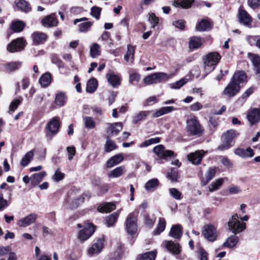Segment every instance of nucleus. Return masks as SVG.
Returning <instances> with one entry per match:
<instances>
[{"mask_svg":"<svg viewBox=\"0 0 260 260\" xmlns=\"http://www.w3.org/2000/svg\"><path fill=\"white\" fill-rule=\"evenodd\" d=\"M51 77L49 73H46L40 78L39 82L42 86L47 87L51 83Z\"/></svg>","mask_w":260,"mask_h":260,"instance_id":"4c0bfd02","label":"nucleus"},{"mask_svg":"<svg viewBox=\"0 0 260 260\" xmlns=\"http://www.w3.org/2000/svg\"><path fill=\"white\" fill-rule=\"evenodd\" d=\"M239 19L241 23L245 26H249L251 23V17L244 10L240 8L239 10Z\"/></svg>","mask_w":260,"mask_h":260,"instance_id":"2eb2a0df","label":"nucleus"},{"mask_svg":"<svg viewBox=\"0 0 260 260\" xmlns=\"http://www.w3.org/2000/svg\"><path fill=\"white\" fill-rule=\"evenodd\" d=\"M135 48L134 46L128 45L127 46V51L124 56V60L127 62H133L134 60Z\"/></svg>","mask_w":260,"mask_h":260,"instance_id":"f704fd0d","label":"nucleus"},{"mask_svg":"<svg viewBox=\"0 0 260 260\" xmlns=\"http://www.w3.org/2000/svg\"><path fill=\"white\" fill-rule=\"evenodd\" d=\"M102 9L97 6H93L91 8L90 15L98 20L100 18Z\"/></svg>","mask_w":260,"mask_h":260,"instance_id":"bf43d9fd","label":"nucleus"},{"mask_svg":"<svg viewBox=\"0 0 260 260\" xmlns=\"http://www.w3.org/2000/svg\"><path fill=\"white\" fill-rule=\"evenodd\" d=\"M209 28V22L204 19L202 20L196 26V29L199 31H205Z\"/></svg>","mask_w":260,"mask_h":260,"instance_id":"864d4df0","label":"nucleus"},{"mask_svg":"<svg viewBox=\"0 0 260 260\" xmlns=\"http://www.w3.org/2000/svg\"><path fill=\"white\" fill-rule=\"evenodd\" d=\"M37 217L38 215L36 214L31 213L26 217L20 219L17 224L20 227H26L35 222Z\"/></svg>","mask_w":260,"mask_h":260,"instance_id":"f8f14e48","label":"nucleus"},{"mask_svg":"<svg viewBox=\"0 0 260 260\" xmlns=\"http://www.w3.org/2000/svg\"><path fill=\"white\" fill-rule=\"evenodd\" d=\"M116 148L115 143L112 141L109 136L106 137V142L105 145V150L109 152Z\"/></svg>","mask_w":260,"mask_h":260,"instance_id":"c03bdc74","label":"nucleus"},{"mask_svg":"<svg viewBox=\"0 0 260 260\" xmlns=\"http://www.w3.org/2000/svg\"><path fill=\"white\" fill-rule=\"evenodd\" d=\"M240 86L235 84L233 81H231L224 88L223 91V94L228 98H231L235 96L240 90Z\"/></svg>","mask_w":260,"mask_h":260,"instance_id":"9d476101","label":"nucleus"},{"mask_svg":"<svg viewBox=\"0 0 260 260\" xmlns=\"http://www.w3.org/2000/svg\"><path fill=\"white\" fill-rule=\"evenodd\" d=\"M107 77L108 82L113 87H116L120 84V79L118 75L113 74H108Z\"/></svg>","mask_w":260,"mask_h":260,"instance_id":"c9c22d12","label":"nucleus"},{"mask_svg":"<svg viewBox=\"0 0 260 260\" xmlns=\"http://www.w3.org/2000/svg\"><path fill=\"white\" fill-rule=\"evenodd\" d=\"M104 242L103 238L99 239L88 249V254L92 255L100 253L104 247Z\"/></svg>","mask_w":260,"mask_h":260,"instance_id":"f3484780","label":"nucleus"},{"mask_svg":"<svg viewBox=\"0 0 260 260\" xmlns=\"http://www.w3.org/2000/svg\"><path fill=\"white\" fill-rule=\"evenodd\" d=\"M159 184V181L156 178H153L148 181L145 184V188L148 191H153Z\"/></svg>","mask_w":260,"mask_h":260,"instance_id":"c85d7f7f","label":"nucleus"},{"mask_svg":"<svg viewBox=\"0 0 260 260\" xmlns=\"http://www.w3.org/2000/svg\"><path fill=\"white\" fill-rule=\"evenodd\" d=\"M154 153L161 159H166L167 157L173 154V152L171 150H166L162 145H158L154 147Z\"/></svg>","mask_w":260,"mask_h":260,"instance_id":"9b49d317","label":"nucleus"},{"mask_svg":"<svg viewBox=\"0 0 260 260\" xmlns=\"http://www.w3.org/2000/svg\"><path fill=\"white\" fill-rule=\"evenodd\" d=\"M246 78L245 74L243 71H239L235 73L231 81L240 85V83L245 81Z\"/></svg>","mask_w":260,"mask_h":260,"instance_id":"a878e982","label":"nucleus"},{"mask_svg":"<svg viewBox=\"0 0 260 260\" xmlns=\"http://www.w3.org/2000/svg\"><path fill=\"white\" fill-rule=\"evenodd\" d=\"M238 241V238L237 236L233 235L229 237L226 241L223 244V247L229 248H232L235 247L237 244Z\"/></svg>","mask_w":260,"mask_h":260,"instance_id":"58836bf2","label":"nucleus"},{"mask_svg":"<svg viewBox=\"0 0 260 260\" xmlns=\"http://www.w3.org/2000/svg\"><path fill=\"white\" fill-rule=\"evenodd\" d=\"M47 38L46 34L40 31H35L31 36L33 44L36 45L44 43Z\"/></svg>","mask_w":260,"mask_h":260,"instance_id":"ddd939ff","label":"nucleus"},{"mask_svg":"<svg viewBox=\"0 0 260 260\" xmlns=\"http://www.w3.org/2000/svg\"><path fill=\"white\" fill-rule=\"evenodd\" d=\"M125 172V168L123 166L116 168L112 170L108 174L109 178H118L121 176Z\"/></svg>","mask_w":260,"mask_h":260,"instance_id":"bb28decb","label":"nucleus"},{"mask_svg":"<svg viewBox=\"0 0 260 260\" xmlns=\"http://www.w3.org/2000/svg\"><path fill=\"white\" fill-rule=\"evenodd\" d=\"M115 209V205L112 203H105L99 206L98 210L102 213L111 212Z\"/></svg>","mask_w":260,"mask_h":260,"instance_id":"c756f323","label":"nucleus"},{"mask_svg":"<svg viewBox=\"0 0 260 260\" xmlns=\"http://www.w3.org/2000/svg\"><path fill=\"white\" fill-rule=\"evenodd\" d=\"M16 6L19 10L25 12H28L30 10L28 3L24 0H20L16 3Z\"/></svg>","mask_w":260,"mask_h":260,"instance_id":"49530a36","label":"nucleus"},{"mask_svg":"<svg viewBox=\"0 0 260 260\" xmlns=\"http://www.w3.org/2000/svg\"><path fill=\"white\" fill-rule=\"evenodd\" d=\"M193 2L194 0H174L172 5L175 7H180L183 9H188Z\"/></svg>","mask_w":260,"mask_h":260,"instance_id":"5701e85b","label":"nucleus"},{"mask_svg":"<svg viewBox=\"0 0 260 260\" xmlns=\"http://www.w3.org/2000/svg\"><path fill=\"white\" fill-rule=\"evenodd\" d=\"M83 122L84 127L87 129H93L96 126L95 120L94 118L91 116H83Z\"/></svg>","mask_w":260,"mask_h":260,"instance_id":"393cba45","label":"nucleus"},{"mask_svg":"<svg viewBox=\"0 0 260 260\" xmlns=\"http://www.w3.org/2000/svg\"><path fill=\"white\" fill-rule=\"evenodd\" d=\"M144 82L146 85H150L157 83L155 73L147 76L144 79Z\"/></svg>","mask_w":260,"mask_h":260,"instance_id":"6e6d98bb","label":"nucleus"},{"mask_svg":"<svg viewBox=\"0 0 260 260\" xmlns=\"http://www.w3.org/2000/svg\"><path fill=\"white\" fill-rule=\"evenodd\" d=\"M189 45L190 48H199L202 45L201 38L197 37H192L189 41Z\"/></svg>","mask_w":260,"mask_h":260,"instance_id":"3c124183","label":"nucleus"},{"mask_svg":"<svg viewBox=\"0 0 260 260\" xmlns=\"http://www.w3.org/2000/svg\"><path fill=\"white\" fill-rule=\"evenodd\" d=\"M59 127V119L53 117L47 124L46 137L48 140H51L53 137L58 132Z\"/></svg>","mask_w":260,"mask_h":260,"instance_id":"39448f33","label":"nucleus"},{"mask_svg":"<svg viewBox=\"0 0 260 260\" xmlns=\"http://www.w3.org/2000/svg\"><path fill=\"white\" fill-rule=\"evenodd\" d=\"M202 234L207 240L213 242L215 241L217 238L218 232L215 226L208 224L203 227Z\"/></svg>","mask_w":260,"mask_h":260,"instance_id":"20e7f679","label":"nucleus"},{"mask_svg":"<svg viewBox=\"0 0 260 260\" xmlns=\"http://www.w3.org/2000/svg\"><path fill=\"white\" fill-rule=\"evenodd\" d=\"M166 248L168 250L173 254H179L181 251V247L177 243L172 241H165Z\"/></svg>","mask_w":260,"mask_h":260,"instance_id":"dca6fc26","label":"nucleus"},{"mask_svg":"<svg viewBox=\"0 0 260 260\" xmlns=\"http://www.w3.org/2000/svg\"><path fill=\"white\" fill-rule=\"evenodd\" d=\"M123 156L122 154H116L110 158L106 162V167L111 168L114 166L120 164L123 160Z\"/></svg>","mask_w":260,"mask_h":260,"instance_id":"aec40b11","label":"nucleus"},{"mask_svg":"<svg viewBox=\"0 0 260 260\" xmlns=\"http://www.w3.org/2000/svg\"><path fill=\"white\" fill-rule=\"evenodd\" d=\"M235 154L241 157H252L253 156L254 153L253 150L248 147L246 149L238 148L235 150Z\"/></svg>","mask_w":260,"mask_h":260,"instance_id":"a211bd4d","label":"nucleus"},{"mask_svg":"<svg viewBox=\"0 0 260 260\" xmlns=\"http://www.w3.org/2000/svg\"><path fill=\"white\" fill-rule=\"evenodd\" d=\"M223 179L222 178L218 179L212 182V183L209 186V191L213 192L219 189L220 187L223 184Z\"/></svg>","mask_w":260,"mask_h":260,"instance_id":"de8ad7c7","label":"nucleus"},{"mask_svg":"<svg viewBox=\"0 0 260 260\" xmlns=\"http://www.w3.org/2000/svg\"><path fill=\"white\" fill-rule=\"evenodd\" d=\"M119 216V214L117 212H114L110 215L106 217L105 219V222L108 227L113 225L116 222Z\"/></svg>","mask_w":260,"mask_h":260,"instance_id":"ea45409f","label":"nucleus"},{"mask_svg":"<svg viewBox=\"0 0 260 260\" xmlns=\"http://www.w3.org/2000/svg\"><path fill=\"white\" fill-rule=\"evenodd\" d=\"M144 218L146 224L149 226H152L155 221V217L153 215L150 216L147 214L145 215Z\"/></svg>","mask_w":260,"mask_h":260,"instance_id":"774afa93","label":"nucleus"},{"mask_svg":"<svg viewBox=\"0 0 260 260\" xmlns=\"http://www.w3.org/2000/svg\"><path fill=\"white\" fill-rule=\"evenodd\" d=\"M148 20L150 23L152 24L151 28H154L158 23V18L155 15L154 13L149 14Z\"/></svg>","mask_w":260,"mask_h":260,"instance_id":"338daca9","label":"nucleus"},{"mask_svg":"<svg viewBox=\"0 0 260 260\" xmlns=\"http://www.w3.org/2000/svg\"><path fill=\"white\" fill-rule=\"evenodd\" d=\"M67 97L66 93L63 92H60L56 94L55 98V104L60 107L64 106L66 102Z\"/></svg>","mask_w":260,"mask_h":260,"instance_id":"2f4dec72","label":"nucleus"},{"mask_svg":"<svg viewBox=\"0 0 260 260\" xmlns=\"http://www.w3.org/2000/svg\"><path fill=\"white\" fill-rule=\"evenodd\" d=\"M156 254V250L146 252L139 256V260H155Z\"/></svg>","mask_w":260,"mask_h":260,"instance_id":"79ce46f5","label":"nucleus"},{"mask_svg":"<svg viewBox=\"0 0 260 260\" xmlns=\"http://www.w3.org/2000/svg\"><path fill=\"white\" fill-rule=\"evenodd\" d=\"M204 152L203 150L196 151L194 152H192L188 154V160L192 164L194 165H199L201 163L203 153Z\"/></svg>","mask_w":260,"mask_h":260,"instance_id":"4468645a","label":"nucleus"},{"mask_svg":"<svg viewBox=\"0 0 260 260\" xmlns=\"http://www.w3.org/2000/svg\"><path fill=\"white\" fill-rule=\"evenodd\" d=\"M160 142V138L156 137L154 138H151L144 142L142 145L141 147H147L153 144L158 143Z\"/></svg>","mask_w":260,"mask_h":260,"instance_id":"0e129e2a","label":"nucleus"},{"mask_svg":"<svg viewBox=\"0 0 260 260\" xmlns=\"http://www.w3.org/2000/svg\"><path fill=\"white\" fill-rule=\"evenodd\" d=\"M21 66V62H12L6 64V71L7 72H13L18 70Z\"/></svg>","mask_w":260,"mask_h":260,"instance_id":"8fccbe9b","label":"nucleus"},{"mask_svg":"<svg viewBox=\"0 0 260 260\" xmlns=\"http://www.w3.org/2000/svg\"><path fill=\"white\" fill-rule=\"evenodd\" d=\"M249 56L252 62L255 73L259 74L260 72V56L254 54H249Z\"/></svg>","mask_w":260,"mask_h":260,"instance_id":"7c9ffc66","label":"nucleus"},{"mask_svg":"<svg viewBox=\"0 0 260 260\" xmlns=\"http://www.w3.org/2000/svg\"><path fill=\"white\" fill-rule=\"evenodd\" d=\"M98 87V81L94 78L89 79L86 84V91L88 93H93Z\"/></svg>","mask_w":260,"mask_h":260,"instance_id":"e433bc0d","label":"nucleus"},{"mask_svg":"<svg viewBox=\"0 0 260 260\" xmlns=\"http://www.w3.org/2000/svg\"><path fill=\"white\" fill-rule=\"evenodd\" d=\"M92 25V22L87 21L82 23L79 25V31L85 32L88 30L89 28Z\"/></svg>","mask_w":260,"mask_h":260,"instance_id":"680f3d73","label":"nucleus"},{"mask_svg":"<svg viewBox=\"0 0 260 260\" xmlns=\"http://www.w3.org/2000/svg\"><path fill=\"white\" fill-rule=\"evenodd\" d=\"M150 113L149 111H142L137 114L134 117V121L137 123L138 121L144 119Z\"/></svg>","mask_w":260,"mask_h":260,"instance_id":"603ef678","label":"nucleus"},{"mask_svg":"<svg viewBox=\"0 0 260 260\" xmlns=\"http://www.w3.org/2000/svg\"><path fill=\"white\" fill-rule=\"evenodd\" d=\"M166 221L163 218H159L158 223L157 226L154 231V235H158L162 232L166 228Z\"/></svg>","mask_w":260,"mask_h":260,"instance_id":"a18cd8bd","label":"nucleus"},{"mask_svg":"<svg viewBox=\"0 0 260 260\" xmlns=\"http://www.w3.org/2000/svg\"><path fill=\"white\" fill-rule=\"evenodd\" d=\"M168 178L172 182L176 181L178 177V172L176 169H173L171 170L170 173H168L167 175Z\"/></svg>","mask_w":260,"mask_h":260,"instance_id":"69168bd1","label":"nucleus"},{"mask_svg":"<svg viewBox=\"0 0 260 260\" xmlns=\"http://www.w3.org/2000/svg\"><path fill=\"white\" fill-rule=\"evenodd\" d=\"M84 200V195H80L77 199H74L71 204V208L74 209L77 208L79 205L82 203Z\"/></svg>","mask_w":260,"mask_h":260,"instance_id":"4d7b16f0","label":"nucleus"},{"mask_svg":"<svg viewBox=\"0 0 260 260\" xmlns=\"http://www.w3.org/2000/svg\"><path fill=\"white\" fill-rule=\"evenodd\" d=\"M22 101V98L20 97L19 99H15L12 102L9 107V112L10 113H13L17 108L18 106L20 104Z\"/></svg>","mask_w":260,"mask_h":260,"instance_id":"5fc2aeb1","label":"nucleus"},{"mask_svg":"<svg viewBox=\"0 0 260 260\" xmlns=\"http://www.w3.org/2000/svg\"><path fill=\"white\" fill-rule=\"evenodd\" d=\"M155 75L157 83L166 82L173 76V74L169 75L164 72L155 73Z\"/></svg>","mask_w":260,"mask_h":260,"instance_id":"a19ab883","label":"nucleus"},{"mask_svg":"<svg viewBox=\"0 0 260 260\" xmlns=\"http://www.w3.org/2000/svg\"><path fill=\"white\" fill-rule=\"evenodd\" d=\"M221 58L217 52H210L204 58V71L206 75L212 71Z\"/></svg>","mask_w":260,"mask_h":260,"instance_id":"7ed1b4c3","label":"nucleus"},{"mask_svg":"<svg viewBox=\"0 0 260 260\" xmlns=\"http://www.w3.org/2000/svg\"><path fill=\"white\" fill-rule=\"evenodd\" d=\"M34 155V153L32 150L27 152L22 158L20 162L21 165L24 167L26 166L30 162Z\"/></svg>","mask_w":260,"mask_h":260,"instance_id":"37998d69","label":"nucleus"},{"mask_svg":"<svg viewBox=\"0 0 260 260\" xmlns=\"http://www.w3.org/2000/svg\"><path fill=\"white\" fill-rule=\"evenodd\" d=\"M247 119L251 124L258 121L260 119V113L257 109H254L247 114Z\"/></svg>","mask_w":260,"mask_h":260,"instance_id":"4be33fe9","label":"nucleus"},{"mask_svg":"<svg viewBox=\"0 0 260 260\" xmlns=\"http://www.w3.org/2000/svg\"><path fill=\"white\" fill-rule=\"evenodd\" d=\"M238 215L235 214L228 222L229 230L235 234L241 232L246 228V223L240 222L238 220Z\"/></svg>","mask_w":260,"mask_h":260,"instance_id":"423d86ee","label":"nucleus"},{"mask_svg":"<svg viewBox=\"0 0 260 260\" xmlns=\"http://www.w3.org/2000/svg\"><path fill=\"white\" fill-rule=\"evenodd\" d=\"M188 82V79L186 78H182L178 81L173 83L170 84V87L173 89H179L183 86L185 83Z\"/></svg>","mask_w":260,"mask_h":260,"instance_id":"13d9d810","label":"nucleus"},{"mask_svg":"<svg viewBox=\"0 0 260 260\" xmlns=\"http://www.w3.org/2000/svg\"><path fill=\"white\" fill-rule=\"evenodd\" d=\"M169 192L173 198L177 200H180L182 198L181 192L175 188H170Z\"/></svg>","mask_w":260,"mask_h":260,"instance_id":"052dcab7","label":"nucleus"},{"mask_svg":"<svg viewBox=\"0 0 260 260\" xmlns=\"http://www.w3.org/2000/svg\"><path fill=\"white\" fill-rule=\"evenodd\" d=\"M186 131L190 136L199 137L203 133L204 129L199 121L195 116L190 117L186 121Z\"/></svg>","mask_w":260,"mask_h":260,"instance_id":"f03ea898","label":"nucleus"},{"mask_svg":"<svg viewBox=\"0 0 260 260\" xmlns=\"http://www.w3.org/2000/svg\"><path fill=\"white\" fill-rule=\"evenodd\" d=\"M43 25L45 27H51L56 26L57 24V20L52 15L46 17L42 20Z\"/></svg>","mask_w":260,"mask_h":260,"instance_id":"72a5a7b5","label":"nucleus"},{"mask_svg":"<svg viewBox=\"0 0 260 260\" xmlns=\"http://www.w3.org/2000/svg\"><path fill=\"white\" fill-rule=\"evenodd\" d=\"M25 26L24 22L20 20H17L12 22L11 28L14 32H20L23 30Z\"/></svg>","mask_w":260,"mask_h":260,"instance_id":"473e14b6","label":"nucleus"},{"mask_svg":"<svg viewBox=\"0 0 260 260\" xmlns=\"http://www.w3.org/2000/svg\"><path fill=\"white\" fill-rule=\"evenodd\" d=\"M64 177V174L61 172L59 169H57L53 176H52V179L55 182H58L61 180H62Z\"/></svg>","mask_w":260,"mask_h":260,"instance_id":"e2e57ef3","label":"nucleus"},{"mask_svg":"<svg viewBox=\"0 0 260 260\" xmlns=\"http://www.w3.org/2000/svg\"><path fill=\"white\" fill-rule=\"evenodd\" d=\"M126 229L128 234H135L137 230V217L133 213L128 214L126 221Z\"/></svg>","mask_w":260,"mask_h":260,"instance_id":"6e6552de","label":"nucleus"},{"mask_svg":"<svg viewBox=\"0 0 260 260\" xmlns=\"http://www.w3.org/2000/svg\"><path fill=\"white\" fill-rule=\"evenodd\" d=\"M122 124L121 122L110 124L107 128V133L111 135L116 136L122 130Z\"/></svg>","mask_w":260,"mask_h":260,"instance_id":"6ab92c4d","label":"nucleus"},{"mask_svg":"<svg viewBox=\"0 0 260 260\" xmlns=\"http://www.w3.org/2000/svg\"><path fill=\"white\" fill-rule=\"evenodd\" d=\"M239 134L234 129H230L224 133L221 137L222 143L219 145L217 149L220 151H224L229 149L235 143V139Z\"/></svg>","mask_w":260,"mask_h":260,"instance_id":"f257e3e1","label":"nucleus"},{"mask_svg":"<svg viewBox=\"0 0 260 260\" xmlns=\"http://www.w3.org/2000/svg\"><path fill=\"white\" fill-rule=\"evenodd\" d=\"M90 54L93 58H95L100 54V46L97 43L93 44L90 47Z\"/></svg>","mask_w":260,"mask_h":260,"instance_id":"09e8293b","label":"nucleus"},{"mask_svg":"<svg viewBox=\"0 0 260 260\" xmlns=\"http://www.w3.org/2000/svg\"><path fill=\"white\" fill-rule=\"evenodd\" d=\"M174 110V108L172 106L163 107L154 112L152 114V117L154 118L158 117L163 115L169 113Z\"/></svg>","mask_w":260,"mask_h":260,"instance_id":"cd10ccee","label":"nucleus"},{"mask_svg":"<svg viewBox=\"0 0 260 260\" xmlns=\"http://www.w3.org/2000/svg\"><path fill=\"white\" fill-rule=\"evenodd\" d=\"M182 235V228L180 224L174 225L171 228L169 235L177 239H179L181 238Z\"/></svg>","mask_w":260,"mask_h":260,"instance_id":"412c9836","label":"nucleus"},{"mask_svg":"<svg viewBox=\"0 0 260 260\" xmlns=\"http://www.w3.org/2000/svg\"><path fill=\"white\" fill-rule=\"evenodd\" d=\"M46 174L45 171H42L38 173L34 174L30 177L31 184L33 186L37 185L41 182L44 177L46 176Z\"/></svg>","mask_w":260,"mask_h":260,"instance_id":"b1692460","label":"nucleus"},{"mask_svg":"<svg viewBox=\"0 0 260 260\" xmlns=\"http://www.w3.org/2000/svg\"><path fill=\"white\" fill-rule=\"evenodd\" d=\"M26 45V42L23 38H18L9 44L7 49L9 52H15L23 50Z\"/></svg>","mask_w":260,"mask_h":260,"instance_id":"0eeeda50","label":"nucleus"},{"mask_svg":"<svg viewBox=\"0 0 260 260\" xmlns=\"http://www.w3.org/2000/svg\"><path fill=\"white\" fill-rule=\"evenodd\" d=\"M94 227L91 223L85 224L83 229L79 232L78 237L82 241L87 240L94 233Z\"/></svg>","mask_w":260,"mask_h":260,"instance_id":"1a4fd4ad","label":"nucleus"}]
</instances>
